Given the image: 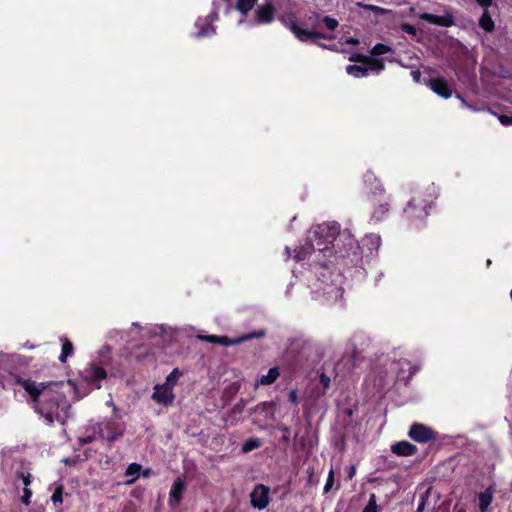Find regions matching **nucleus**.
I'll use <instances>...</instances> for the list:
<instances>
[{"label":"nucleus","mask_w":512,"mask_h":512,"mask_svg":"<svg viewBox=\"0 0 512 512\" xmlns=\"http://www.w3.org/2000/svg\"><path fill=\"white\" fill-rule=\"evenodd\" d=\"M16 382L23 387L34 403L35 409L49 422L57 421L64 424L68 418L70 405L66 400L65 389L71 382L37 383L30 379L17 378Z\"/></svg>","instance_id":"nucleus-1"},{"label":"nucleus","mask_w":512,"mask_h":512,"mask_svg":"<svg viewBox=\"0 0 512 512\" xmlns=\"http://www.w3.org/2000/svg\"><path fill=\"white\" fill-rule=\"evenodd\" d=\"M280 21L301 42H316L319 39H333V36L325 34L319 30L320 23H323L329 31H334L339 25L337 19L329 16L321 18V16L317 13H313L307 16V24L310 26L309 28L301 27L295 15L293 14L280 17Z\"/></svg>","instance_id":"nucleus-2"},{"label":"nucleus","mask_w":512,"mask_h":512,"mask_svg":"<svg viewBox=\"0 0 512 512\" xmlns=\"http://www.w3.org/2000/svg\"><path fill=\"white\" fill-rule=\"evenodd\" d=\"M340 232V226L336 222L322 223L314 226L309 235L310 244L298 250L295 259L304 260L313 250L323 251Z\"/></svg>","instance_id":"nucleus-3"},{"label":"nucleus","mask_w":512,"mask_h":512,"mask_svg":"<svg viewBox=\"0 0 512 512\" xmlns=\"http://www.w3.org/2000/svg\"><path fill=\"white\" fill-rule=\"evenodd\" d=\"M312 289L317 300L323 299L328 303L337 302L343 295L342 288L336 283H324L323 281L317 280L313 284Z\"/></svg>","instance_id":"nucleus-4"},{"label":"nucleus","mask_w":512,"mask_h":512,"mask_svg":"<svg viewBox=\"0 0 512 512\" xmlns=\"http://www.w3.org/2000/svg\"><path fill=\"white\" fill-rule=\"evenodd\" d=\"M264 335H265L264 331H258V332H254V333L245 334V335L235 338V339H229L226 336H217V335H209V336L198 335L197 337L199 339L209 342V343L219 344L222 346H231V345L243 343V342L251 340L253 338H261Z\"/></svg>","instance_id":"nucleus-5"},{"label":"nucleus","mask_w":512,"mask_h":512,"mask_svg":"<svg viewBox=\"0 0 512 512\" xmlns=\"http://www.w3.org/2000/svg\"><path fill=\"white\" fill-rule=\"evenodd\" d=\"M250 503L251 506L255 509H265L270 503L269 487L263 484L256 485L250 494Z\"/></svg>","instance_id":"nucleus-6"},{"label":"nucleus","mask_w":512,"mask_h":512,"mask_svg":"<svg viewBox=\"0 0 512 512\" xmlns=\"http://www.w3.org/2000/svg\"><path fill=\"white\" fill-rule=\"evenodd\" d=\"M383 69H384L383 61L379 60V59H374V60L368 61L364 66L349 65L346 68V72L355 78H361V77L367 76L369 71L380 72Z\"/></svg>","instance_id":"nucleus-7"},{"label":"nucleus","mask_w":512,"mask_h":512,"mask_svg":"<svg viewBox=\"0 0 512 512\" xmlns=\"http://www.w3.org/2000/svg\"><path fill=\"white\" fill-rule=\"evenodd\" d=\"M409 436L420 443H425L436 438L434 431L428 426L415 423L410 427Z\"/></svg>","instance_id":"nucleus-8"},{"label":"nucleus","mask_w":512,"mask_h":512,"mask_svg":"<svg viewBox=\"0 0 512 512\" xmlns=\"http://www.w3.org/2000/svg\"><path fill=\"white\" fill-rule=\"evenodd\" d=\"M275 7L272 3L260 5L254 13L253 21L255 24H269L274 20Z\"/></svg>","instance_id":"nucleus-9"},{"label":"nucleus","mask_w":512,"mask_h":512,"mask_svg":"<svg viewBox=\"0 0 512 512\" xmlns=\"http://www.w3.org/2000/svg\"><path fill=\"white\" fill-rule=\"evenodd\" d=\"M152 398L160 404H170L174 399L173 388L169 384L156 385Z\"/></svg>","instance_id":"nucleus-10"},{"label":"nucleus","mask_w":512,"mask_h":512,"mask_svg":"<svg viewBox=\"0 0 512 512\" xmlns=\"http://www.w3.org/2000/svg\"><path fill=\"white\" fill-rule=\"evenodd\" d=\"M419 18L424 21H427L431 24L441 26V27H451L454 25L453 16L448 12H446L445 14H443L441 16H437V15L430 14V13H421L419 15Z\"/></svg>","instance_id":"nucleus-11"},{"label":"nucleus","mask_w":512,"mask_h":512,"mask_svg":"<svg viewBox=\"0 0 512 512\" xmlns=\"http://www.w3.org/2000/svg\"><path fill=\"white\" fill-rule=\"evenodd\" d=\"M185 490V484L182 479L178 478L172 485L169 493V505L176 507L180 503Z\"/></svg>","instance_id":"nucleus-12"},{"label":"nucleus","mask_w":512,"mask_h":512,"mask_svg":"<svg viewBox=\"0 0 512 512\" xmlns=\"http://www.w3.org/2000/svg\"><path fill=\"white\" fill-rule=\"evenodd\" d=\"M106 371L96 365H91L83 371V378L87 382L96 383L106 378Z\"/></svg>","instance_id":"nucleus-13"},{"label":"nucleus","mask_w":512,"mask_h":512,"mask_svg":"<svg viewBox=\"0 0 512 512\" xmlns=\"http://www.w3.org/2000/svg\"><path fill=\"white\" fill-rule=\"evenodd\" d=\"M429 86L433 92L443 98L447 99L452 95V90L444 79L438 78L430 80Z\"/></svg>","instance_id":"nucleus-14"},{"label":"nucleus","mask_w":512,"mask_h":512,"mask_svg":"<svg viewBox=\"0 0 512 512\" xmlns=\"http://www.w3.org/2000/svg\"><path fill=\"white\" fill-rule=\"evenodd\" d=\"M391 450L393 453L400 456H411L415 454L417 448L415 445L407 442L401 441L391 446Z\"/></svg>","instance_id":"nucleus-15"},{"label":"nucleus","mask_w":512,"mask_h":512,"mask_svg":"<svg viewBox=\"0 0 512 512\" xmlns=\"http://www.w3.org/2000/svg\"><path fill=\"white\" fill-rule=\"evenodd\" d=\"M494 490L492 487H488L485 491L478 495L479 509L481 512H487L489 505L493 499Z\"/></svg>","instance_id":"nucleus-16"},{"label":"nucleus","mask_w":512,"mask_h":512,"mask_svg":"<svg viewBox=\"0 0 512 512\" xmlns=\"http://www.w3.org/2000/svg\"><path fill=\"white\" fill-rule=\"evenodd\" d=\"M196 28H198V32L196 33V37H206L215 33V29L211 26L208 19H199L195 23Z\"/></svg>","instance_id":"nucleus-17"},{"label":"nucleus","mask_w":512,"mask_h":512,"mask_svg":"<svg viewBox=\"0 0 512 512\" xmlns=\"http://www.w3.org/2000/svg\"><path fill=\"white\" fill-rule=\"evenodd\" d=\"M280 376L279 370L277 367H272L269 369L268 373L265 375H262L259 380L256 382L255 386L258 387L259 385H270L274 383L277 378Z\"/></svg>","instance_id":"nucleus-18"},{"label":"nucleus","mask_w":512,"mask_h":512,"mask_svg":"<svg viewBox=\"0 0 512 512\" xmlns=\"http://www.w3.org/2000/svg\"><path fill=\"white\" fill-rule=\"evenodd\" d=\"M479 25L487 32H491L494 29V22L488 12V10H484L480 20Z\"/></svg>","instance_id":"nucleus-19"},{"label":"nucleus","mask_w":512,"mask_h":512,"mask_svg":"<svg viewBox=\"0 0 512 512\" xmlns=\"http://www.w3.org/2000/svg\"><path fill=\"white\" fill-rule=\"evenodd\" d=\"M140 469L141 466L136 463H132L127 467L125 475L130 478L128 483H133L138 479Z\"/></svg>","instance_id":"nucleus-20"},{"label":"nucleus","mask_w":512,"mask_h":512,"mask_svg":"<svg viewBox=\"0 0 512 512\" xmlns=\"http://www.w3.org/2000/svg\"><path fill=\"white\" fill-rule=\"evenodd\" d=\"M257 1L258 0H238L236 9L242 14H247Z\"/></svg>","instance_id":"nucleus-21"},{"label":"nucleus","mask_w":512,"mask_h":512,"mask_svg":"<svg viewBox=\"0 0 512 512\" xmlns=\"http://www.w3.org/2000/svg\"><path fill=\"white\" fill-rule=\"evenodd\" d=\"M72 353H73V345H72V343L68 339H64L63 340V344H62V352H61V355L59 357V360L62 363H65L67 357L72 355Z\"/></svg>","instance_id":"nucleus-22"},{"label":"nucleus","mask_w":512,"mask_h":512,"mask_svg":"<svg viewBox=\"0 0 512 512\" xmlns=\"http://www.w3.org/2000/svg\"><path fill=\"white\" fill-rule=\"evenodd\" d=\"M261 446V441L258 438H249L245 441L242 446V452L248 453L254 449H257Z\"/></svg>","instance_id":"nucleus-23"},{"label":"nucleus","mask_w":512,"mask_h":512,"mask_svg":"<svg viewBox=\"0 0 512 512\" xmlns=\"http://www.w3.org/2000/svg\"><path fill=\"white\" fill-rule=\"evenodd\" d=\"M357 5L359 7L364 8V9L370 10V11L374 12L377 15H383V14H387V13L391 12V10H388L386 8H382V7L376 6V5L363 4V3H358Z\"/></svg>","instance_id":"nucleus-24"},{"label":"nucleus","mask_w":512,"mask_h":512,"mask_svg":"<svg viewBox=\"0 0 512 512\" xmlns=\"http://www.w3.org/2000/svg\"><path fill=\"white\" fill-rule=\"evenodd\" d=\"M362 512H379V508L377 505L376 495L371 494L368 500L367 505L364 507Z\"/></svg>","instance_id":"nucleus-25"},{"label":"nucleus","mask_w":512,"mask_h":512,"mask_svg":"<svg viewBox=\"0 0 512 512\" xmlns=\"http://www.w3.org/2000/svg\"><path fill=\"white\" fill-rule=\"evenodd\" d=\"M390 50V47H388L387 45L378 43L372 48L371 53L373 55H382L388 53Z\"/></svg>","instance_id":"nucleus-26"},{"label":"nucleus","mask_w":512,"mask_h":512,"mask_svg":"<svg viewBox=\"0 0 512 512\" xmlns=\"http://www.w3.org/2000/svg\"><path fill=\"white\" fill-rule=\"evenodd\" d=\"M180 376V373L178 369H174L166 378V381L164 384H169V387L173 388L175 383L177 382L178 378Z\"/></svg>","instance_id":"nucleus-27"},{"label":"nucleus","mask_w":512,"mask_h":512,"mask_svg":"<svg viewBox=\"0 0 512 512\" xmlns=\"http://www.w3.org/2000/svg\"><path fill=\"white\" fill-rule=\"evenodd\" d=\"M62 494H63V487L61 485H59L58 487H56V489L54 490V493L51 497V500L53 501V503H62L63 499H62Z\"/></svg>","instance_id":"nucleus-28"},{"label":"nucleus","mask_w":512,"mask_h":512,"mask_svg":"<svg viewBox=\"0 0 512 512\" xmlns=\"http://www.w3.org/2000/svg\"><path fill=\"white\" fill-rule=\"evenodd\" d=\"M334 484V471L331 468L328 474V478L326 480L325 486H324V492L327 493L331 490Z\"/></svg>","instance_id":"nucleus-29"},{"label":"nucleus","mask_w":512,"mask_h":512,"mask_svg":"<svg viewBox=\"0 0 512 512\" xmlns=\"http://www.w3.org/2000/svg\"><path fill=\"white\" fill-rule=\"evenodd\" d=\"M400 28H401V30L403 32H406V33H408L410 35H413V36H415L416 33H417L415 27H413L412 25H410L408 23L401 24Z\"/></svg>","instance_id":"nucleus-30"},{"label":"nucleus","mask_w":512,"mask_h":512,"mask_svg":"<svg viewBox=\"0 0 512 512\" xmlns=\"http://www.w3.org/2000/svg\"><path fill=\"white\" fill-rule=\"evenodd\" d=\"M123 435V429L117 431V432H112L110 434H108L106 436V439L108 442H113L115 441L116 439H118L119 437H121Z\"/></svg>","instance_id":"nucleus-31"},{"label":"nucleus","mask_w":512,"mask_h":512,"mask_svg":"<svg viewBox=\"0 0 512 512\" xmlns=\"http://www.w3.org/2000/svg\"><path fill=\"white\" fill-rule=\"evenodd\" d=\"M320 383L322 384L324 390L328 389L330 386V378L325 373L320 375Z\"/></svg>","instance_id":"nucleus-32"},{"label":"nucleus","mask_w":512,"mask_h":512,"mask_svg":"<svg viewBox=\"0 0 512 512\" xmlns=\"http://www.w3.org/2000/svg\"><path fill=\"white\" fill-rule=\"evenodd\" d=\"M31 496H32V491L29 488H24V495L22 496V502L25 505H29Z\"/></svg>","instance_id":"nucleus-33"},{"label":"nucleus","mask_w":512,"mask_h":512,"mask_svg":"<svg viewBox=\"0 0 512 512\" xmlns=\"http://www.w3.org/2000/svg\"><path fill=\"white\" fill-rule=\"evenodd\" d=\"M426 499H427V496L426 495H422L421 496V500L418 504V507L416 509V512H423L424 509H425V504H426Z\"/></svg>","instance_id":"nucleus-34"},{"label":"nucleus","mask_w":512,"mask_h":512,"mask_svg":"<svg viewBox=\"0 0 512 512\" xmlns=\"http://www.w3.org/2000/svg\"><path fill=\"white\" fill-rule=\"evenodd\" d=\"M498 118H499V121L501 122V124H503V125L512 124V117H510V116L500 115Z\"/></svg>","instance_id":"nucleus-35"},{"label":"nucleus","mask_w":512,"mask_h":512,"mask_svg":"<svg viewBox=\"0 0 512 512\" xmlns=\"http://www.w3.org/2000/svg\"><path fill=\"white\" fill-rule=\"evenodd\" d=\"M368 239L371 241V243L373 245H375L376 248L379 247V245H380V237L378 235L371 234L370 236H368Z\"/></svg>","instance_id":"nucleus-36"},{"label":"nucleus","mask_w":512,"mask_h":512,"mask_svg":"<svg viewBox=\"0 0 512 512\" xmlns=\"http://www.w3.org/2000/svg\"><path fill=\"white\" fill-rule=\"evenodd\" d=\"M21 479L23 481V484L25 485V488H28V485L31 483V475L21 473Z\"/></svg>","instance_id":"nucleus-37"},{"label":"nucleus","mask_w":512,"mask_h":512,"mask_svg":"<svg viewBox=\"0 0 512 512\" xmlns=\"http://www.w3.org/2000/svg\"><path fill=\"white\" fill-rule=\"evenodd\" d=\"M289 400L291 403L297 404L298 396H297V392L295 390L290 391Z\"/></svg>","instance_id":"nucleus-38"},{"label":"nucleus","mask_w":512,"mask_h":512,"mask_svg":"<svg viewBox=\"0 0 512 512\" xmlns=\"http://www.w3.org/2000/svg\"><path fill=\"white\" fill-rule=\"evenodd\" d=\"M477 3L484 8V10H487V8L491 5L492 0H476Z\"/></svg>","instance_id":"nucleus-39"},{"label":"nucleus","mask_w":512,"mask_h":512,"mask_svg":"<svg viewBox=\"0 0 512 512\" xmlns=\"http://www.w3.org/2000/svg\"><path fill=\"white\" fill-rule=\"evenodd\" d=\"M411 76L415 82H419L421 78V72L419 70H413Z\"/></svg>","instance_id":"nucleus-40"},{"label":"nucleus","mask_w":512,"mask_h":512,"mask_svg":"<svg viewBox=\"0 0 512 512\" xmlns=\"http://www.w3.org/2000/svg\"><path fill=\"white\" fill-rule=\"evenodd\" d=\"M345 43L350 44V45H357V44H359V40L357 38L351 37V38L346 39Z\"/></svg>","instance_id":"nucleus-41"},{"label":"nucleus","mask_w":512,"mask_h":512,"mask_svg":"<svg viewBox=\"0 0 512 512\" xmlns=\"http://www.w3.org/2000/svg\"><path fill=\"white\" fill-rule=\"evenodd\" d=\"M356 473V469L354 466H350L348 469V477L349 479H352Z\"/></svg>","instance_id":"nucleus-42"},{"label":"nucleus","mask_w":512,"mask_h":512,"mask_svg":"<svg viewBox=\"0 0 512 512\" xmlns=\"http://www.w3.org/2000/svg\"><path fill=\"white\" fill-rule=\"evenodd\" d=\"M93 440H94V437L89 436V437H87V438L83 439L82 441H83L84 443H89V442H92Z\"/></svg>","instance_id":"nucleus-43"},{"label":"nucleus","mask_w":512,"mask_h":512,"mask_svg":"<svg viewBox=\"0 0 512 512\" xmlns=\"http://www.w3.org/2000/svg\"><path fill=\"white\" fill-rule=\"evenodd\" d=\"M132 326H133L134 328H138V324H137V323H133V324H132Z\"/></svg>","instance_id":"nucleus-44"},{"label":"nucleus","mask_w":512,"mask_h":512,"mask_svg":"<svg viewBox=\"0 0 512 512\" xmlns=\"http://www.w3.org/2000/svg\"><path fill=\"white\" fill-rule=\"evenodd\" d=\"M286 252H287V254H289V252H290L289 247H286Z\"/></svg>","instance_id":"nucleus-45"}]
</instances>
